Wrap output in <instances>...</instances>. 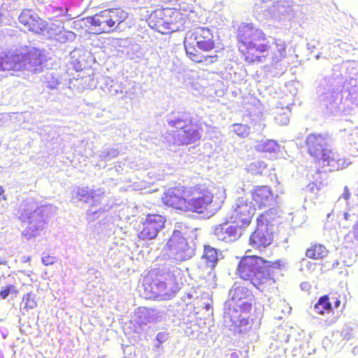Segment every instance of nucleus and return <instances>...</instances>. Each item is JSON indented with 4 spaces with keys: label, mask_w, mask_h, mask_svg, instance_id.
<instances>
[{
    "label": "nucleus",
    "mask_w": 358,
    "mask_h": 358,
    "mask_svg": "<svg viewBox=\"0 0 358 358\" xmlns=\"http://www.w3.org/2000/svg\"><path fill=\"white\" fill-rule=\"evenodd\" d=\"M236 38L241 57L248 64L262 62L270 52L275 57L282 55L287 48L283 41L275 38V49L271 51L266 34L253 22H241L236 28Z\"/></svg>",
    "instance_id": "nucleus-1"
},
{
    "label": "nucleus",
    "mask_w": 358,
    "mask_h": 358,
    "mask_svg": "<svg viewBox=\"0 0 358 358\" xmlns=\"http://www.w3.org/2000/svg\"><path fill=\"white\" fill-rule=\"evenodd\" d=\"M214 194L209 185L191 187L178 185L165 189L161 201L167 208L182 213H203L213 203Z\"/></svg>",
    "instance_id": "nucleus-2"
},
{
    "label": "nucleus",
    "mask_w": 358,
    "mask_h": 358,
    "mask_svg": "<svg viewBox=\"0 0 358 358\" xmlns=\"http://www.w3.org/2000/svg\"><path fill=\"white\" fill-rule=\"evenodd\" d=\"M231 299L224 308L225 318L229 320L230 328L238 333L250 329V319L255 296L245 286L235 285L230 290Z\"/></svg>",
    "instance_id": "nucleus-3"
},
{
    "label": "nucleus",
    "mask_w": 358,
    "mask_h": 358,
    "mask_svg": "<svg viewBox=\"0 0 358 358\" xmlns=\"http://www.w3.org/2000/svg\"><path fill=\"white\" fill-rule=\"evenodd\" d=\"M183 43L187 57L194 63L210 66L218 60L217 54L201 52H211L217 47L214 34L207 27H199L187 33Z\"/></svg>",
    "instance_id": "nucleus-4"
},
{
    "label": "nucleus",
    "mask_w": 358,
    "mask_h": 358,
    "mask_svg": "<svg viewBox=\"0 0 358 358\" xmlns=\"http://www.w3.org/2000/svg\"><path fill=\"white\" fill-rule=\"evenodd\" d=\"M305 145L308 153L314 159L318 169L328 167L329 171H336L343 170L348 166L345 157L329 148L327 138L324 135H308Z\"/></svg>",
    "instance_id": "nucleus-5"
},
{
    "label": "nucleus",
    "mask_w": 358,
    "mask_h": 358,
    "mask_svg": "<svg viewBox=\"0 0 358 358\" xmlns=\"http://www.w3.org/2000/svg\"><path fill=\"white\" fill-rule=\"evenodd\" d=\"M264 262L266 259L257 255L244 256L238 262L236 274L262 292L275 283V280L264 270Z\"/></svg>",
    "instance_id": "nucleus-6"
},
{
    "label": "nucleus",
    "mask_w": 358,
    "mask_h": 358,
    "mask_svg": "<svg viewBox=\"0 0 358 358\" xmlns=\"http://www.w3.org/2000/svg\"><path fill=\"white\" fill-rule=\"evenodd\" d=\"M168 124L176 129L173 138L174 143L178 145L193 144L201 138L202 126L194 121L189 113H178L176 117L168 121Z\"/></svg>",
    "instance_id": "nucleus-7"
},
{
    "label": "nucleus",
    "mask_w": 358,
    "mask_h": 358,
    "mask_svg": "<svg viewBox=\"0 0 358 358\" xmlns=\"http://www.w3.org/2000/svg\"><path fill=\"white\" fill-rule=\"evenodd\" d=\"M148 20L152 29L162 34H167L178 30L184 24L185 15L179 9L158 8L151 13Z\"/></svg>",
    "instance_id": "nucleus-8"
},
{
    "label": "nucleus",
    "mask_w": 358,
    "mask_h": 358,
    "mask_svg": "<svg viewBox=\"0 0 358 358\" xmlns=\"http://www.w3.org/2000/svg\"><path fill=\"white\" fill-rule=\"evenodd\" d=\"M128 15L121 8H108L89 17L88 22L96 29V34H109L115 31Z\"/></svg>",
    "instance_id": "nucleus-9"
},
{
    "label": "nucleus",
    "mask_w": 358,
    "mask_h": 358,
    "mask_svg": "<svg viewBox=\"0 0 358 358\" xmlns=\"http://www.w3.org/2000/svg\"><path fill=\"white\" fill-rule=\"evenodd\" d=\"M22 223L27 224V227L22 231V235L29 239L35 237L43 229L45 222V215L43 206L36 208H27L19 217Z\"/></svg>",
    "instance_id": "nucleus-10"
},
{
    "label": "nucleus",
    "mask_w": 358,
    "mask_h": 358,
    "mask_svg": "<svg viewBox=\"0 0 358 358\" xmlns=\"http://www.w3.org/2000/svg\"><path fill=\"white\" fill-rule=\"evenodd\" d=\"M268 215L262 214L259 216L257 220V226L249 239L250 245L260 251L269 246L273 241V234L268 230L267 226L270 221L266 218Z\"/></svg>",
    "instance_id": "nucleus-11"
},
{
    "label": "nucleus",
    "mask_w": 358,
    "mask_h": 358,
    "mask_svg": "<svg viewBox=\"0 0 358 358\" xmlns=\"http://www.w3.org/2000/svg\"><path fill=\"white\" fill-rule=\"evenodd\" d=\"M165 217L159 214H148L141 221V227L138 230L137 236L141 241L155 239L159 231L164 228Z\"/></svg>",
    "instance_id": "nucleus-12"
},
{
    "label": "nucleus",
    "mask_w": 358,
    "mask_h": 358,
    "mask_svg": "<svg viewBox=\"0 0 358 358\" xmlns=\"http://www.w3.org/2000/svg\"><path fill=\"white\" fill-rule=\"evenodd\" d=\"M255 207L242 198L237 199L235 207L231 212V221L241 228L250 224L255 213Z\"/></svg>",
    "instance_id": "nucleus-13"
},
{
    "label": "nucleus",
    "mask_w": 358,
    "mask_h": 358,
    "mask_svg": "<svg viewBox=\"0 0 358 358\" xmlns=\"http://www.w3.org/2000/svg\"><path fill=\"white\" fill-rule=\"evenodd\" d=\"M145 297L156 298L166 292V283L162 279V275L156 272L147 275L143 282Z\"/></svg>",
    "instance_id": "nucleus-14"
},
{
    "label": "nucleus",
    "mask_w": 358,
    "mask_h": 358,
    "mask_svg": "<svg viewBox=\"0 0 358 358\" xmlns=\"http://www.w3.org/2000/svg\"><path fill=\"white\" fill-rule=\"evenodd\" d=\"M17 66L20 67V71L29 68L35 69L43 63L42 56L39 50L31 48L16 54Z\"/></svg>",
    "instance_id": "nucleus-15"
},
{
    "label": "nucleus",
    "mask_w": 358,
    "mask_h": 358,
    "mask_svg": "<svg viewBox=\"0 0 358 358\" xmlns=\"http://www.w3.org/2000/svg\"><path fill=\"white\" fill-rule=\"evenodd\" d=\"M241 229L236 224L229 225L227 222H224L214 227L213 234L217 240L228 243L236 241L241 237Z\"/></svg>",
    "instance_id": "nucleus-16"
},
{
    "label": "nucleus",
    "mask_w": 358,
    "mask_h": 358,
    "mask_svg": "<svg viewBox=\"0 0 358 358\" xmlns=\"http://www.w3.org/2000/svg\"><path fill=\"white\" fill-rule=\"evenodd\" d=\"M18 20L19 22L29 31L40 33L44 29L43 20L32 10H24Z\"/></svg>",
    "instance_id": "nucleus-17"
},
{
    "label": "nucleus",
    "mask_w": 358,
    "mask_h": 358,
    "mask_svg": "<svg viewBox=\"0 0 358 358\" xmlns=\"http://www.w3.org/2000/svg\"><path fill=\"white\" fill-rule=\"evenodd\" d=\"M251 196L253 206L259 209L269 207L273 201V192L267 185L255 187L251 191Z\"/></svg>",
    "instance_id": "nucleus-18"
},
{
    "label": "nucleus",
    "mask_w": 358,
    "mask_h": 358,
    "mask_svg": "<svg viewBox=\"0 0 358 358\" xmlns=\"http://www.w3.org/2000/svg\"><path fill=\"white\" fill-rule=\"evenodd\" d=\"M135 322L140 326H145L158 321L159 311L155 308L138 307L134 313Z\"/></svg>",
    "instance_id": "nucleus-19"
},
{
    "label": "nucleus",
    "mask_w": 358,
    "mask_h": 358,
    "mask_svg": "<svg viewBox=\"0 0 358 358\" xmlns=\"http://www.w3.org/2000/svg\"><path fill=\"white\" fill-rule=\"evenodd\" d=\"M329 250L327 247L321 243H313L307 248L305 256L312 260H321L327 257Z\"/></svg>",
    "instance_id": "nucleus-20"
},
{
    "label": "nucleus",
    "mask_w": 358,
    "mask_h": 358,
    "mask_svg": "<svg viewBox=\"0 0 358 358\" xmlns=\"http://www.w3.org/2000/svg\"><path fill=\"white\" fill-rule=\"evenodd\" d=\"M16 54L10 52H0V71H20V67L17 66Z\"/></svg>",
    "instance_id": "nucleus-21"
},
{
    "label": "nucleus",
    "mask_w": 358,
    "mask_h": 358,
    "mask_svg": "<svg viewBox=\"0 0 358 358\" xmlns=\"http://www.w3.org/2000/svg\"><path fill=\"white\" fill-rule=\"evenodd\" d=\"M182 274L180 271L169 272L162 279L166 283V287L169 286L171 291H176L180 289L182 285Z\"/></svg>",
    "instance_id": "nucleus-22"
},
{
    "label": "nucleus",
    "mask_w": 358,
    "mask_h": 358,
    "mask_svg": "<svg viewBox=\"0 0 358 358\" xmlns=\"http://www.w3.org/2000/svg\"><path fill=\"white\" fill-rule=\"evenodd\" d=\"M255 149L261 152L276 153L280 150V145L273 140H262L257 143Z\"/></svg>",
    "instance_id": "nucleus-23"
},
{
    "label": "nucleus",
    "mask_w": 358,
    "mask_h": 358,
    "mask_svg": "<svg viewBox=\"0 0 358 358\" xmlns=\"http://www.w3.org/2000/svg\"><path fill=\"white\" fill-rule=\"evenodd\" d=\"M185 245V238L178 234H173L167 241L166 248L168 250H176V252H179L183 250Z\"/></svg>",
    "instance_id": "nucleus-24"
},
{
    "label": "nucleus",
    "mask_w": 358,
    "mask_h": 358,
    "mask_svg": "<svg viewBox=\"0 0 358 358\" xmlns=\"http://www.w3.org/2000/svg\"><path fill=\"white\" fill-rule=\"evenodd\" d=\"M329 295H324L319 298L317 302L314 306L315 312L320 315L329 313L331 310V304L329 301Z\"/></svg>",
    "instance_id": "nucleus-25"
},
{
    "label": "nucleus",
    "mask_w": 358,
    "mask_h": 358,
    "mask_svg": "<svg viewBox=\"0 0 358 358\" xmlns=\"http://www.w3.org/2000/svg\"><path fill=\"white\" fill-rule=\"evenodd\" d=\"M247 170L254 175H264L268 172V168L264 162L258 161L250 164Z\"/></svg>",
    "instance_id": "nucleus-26"
},
{
    "label": "nucleus",
    "mask_w": 358,
    "mask_h": 358,
    "mask_svg": "<svg viewBox=\"0 0 358 358\" xmlns=\"http://www.w3.org/2000/svg\"><path fill=\"white\" fill-rule=\"evenodd\" d=\"M202 257L206 259V262L210 264V266H215V264L218 260L217 250L210 245L204 246Z\"/></svg>",
    "instance_id": "nucleus-27"
},
{
    "label": "nucleus",
    "mask_w": 358,
    "mask_h": 358,
    "mask_svg": "<svg viewBox=\"0 0 358 358\" xmlns=\"http://www.w3.org/2000/svg\"><path fill=\"white\" fill-rule=\"evenodd\" d=\"M21 303L24 309L35 308L37 306L36 295L31 292L27 293L23 296Z\"/></svg>",
    "instance_id": "nucleus-28"
},
{
    "label": "nucleus",
    "mask_w": 358,
    "mask_h": 358,
    "mask_svg": "<svg viewBox=\"0 0 358 358\" xmlns=\"http://www.w3.org/2000/svg\"><path fill=\"white\" fill-rule=\"evenodd\" d=\"M232 127L234 133L239 137L245 138L250 134V129L247 124L235 123Z\"/></svg>",
    "instance_id": "nucleus-29"
},
{
    "label": "nucleus",
    "mask_w": 358,
    "mask_h": 358,
    "mask_svg": "<svg viewBox=\"0 0 358 358\" xmlns=\"http://www.w3.org/2000/svg\"><path fill=\"white\" fill-rule=\"evenodd\" d=\"M14 288V285H10L1 289L0 291V299H5L7 298L10 292H13L14 293L17 294V291L15 290Z\"/></svg>",
    "instance_id": "nucleus-30"
},
{
    "label": "nucleus",
    "mask_w": 358,
    "mask_h": 358,
    "mask_svg": "<svg viewBox=\"0 0 358 358\" xmlns=\"http://www.w3.org/2000/svg\"><path fill=\"white\" fill-rule=\"evenodd\" d=\"M348 236L351 237L353 241L358 242V220L354 224Z\"/></svg>",
    "instance_id": "nucleus-31"
},
{
    "label": "nucleus",
    "mask_w": 358,
    "mask_h": 358,
    "mask_svg": "<svg viewBox=\"0 0 358 358\" xmlns=\"http://www.w3.org/2000/svg\"><path fill=\"white\" fill-rule=\"evenodd\" d=\"M41 261L45 266H50L55 264L57 258L50 255H45L42 257Z\"/></svg>",
    "instance_id": "nucleus-32"
},
{
    "label": "nucleus",
    "mask_w": 358,
    "mask_h": 358,
    "mask_svg": "<svg viewBox=\"0 0 358 358\" xmlns=\"http://www.w3.org/2000/svg\"><path fill=\"white\" fill-rule=\"evenodd\" d=\"M326 184L323 181L312 182L308 184V187L310 192H313L315 190H320Z\"/></svg>",
    "instance_id": "nucleus-33"
},
{
    "label": "nucleus",
    "mask_w": 358,
    "mask_h": 358,
    "mask_svg": "<svg viewBox=\"0 0 358 358\" xmlns=\"http://www.w3.org/2000/svg\"><path fill=\"white\" fill-rule=\"evenodd\" d=\"M265 264V266L267 268H273L276 269H280L282 264L281 261L278 259L274 262H269L266 260V262L264 263V265Z\"/></svg>",
    "instance_id": "nucleus-34"
},
{
    "label": "nucleus",
    "mask_w": 358,
    "mask_h": 358,
    "mask_svg": "<svg viewBox=\"0 0 358 358\" xmlns=\"http://www.w3.org/2000/svg\"><path fill=\"white\" fill-rule=\"evenodd\" d=\"M350 196H351V193H350V189L348 186H345L343 189L342 197L345 200L348 201L350 199Z\"/></svg>",
    "instance_id": "nucleus-35"
},
{
    "label": "nucleus",
    "mask_w": 358,
    "mask_h": 358,
    "mask_svg": "<svg viewBox=\"0 0 358 358\" xmlns=\"http://www.w3.org/2000/svg\"><path fill=\"white\" fill-rule=\"evenodd\" d=\"M333 299V304H334V308H338L340 306H341V300L336 297V298H332Z\"/></svg>",
    "instance_id": "nucleus-36"
},
{
    "label": "nucleus",
    "mask_w": 358,
    "mask_h": 358,
    "mask_svg": "<svg viewBox=\"0 0 358 358\" xmlns=\"http://www.w3.org/2000/svg\"><path fill=\"white\" fill-rule=\"evenodd\" d=\"M4 189L3 188V187L0 186V201L6 199V197L4 195Z\"/></svg>",
    "instance_id": "nucleus-37"
},
{
    "label": "nucleus",
    "mask_w": 358,
    "mask_h": 358,
    "mask_svg": "<svg viewBox=\"0 0 358 358\" xmlns=\"http://www.w3.org/2000/svg\"><path fill=\"white\" fill-rule=\"evenodd\" d=\"M350 215L348 213H344V218L346 220H348L350 219Z\"/></svg>",
    "instance_id": "nucleus-38"
},
{
    "label": "nucleus",
    "mask_w": 358,
    "mask_h": 358,
    "mask_svg": "<svg viewBox=\"0 0 358 358\" xmlns=\"http://www.w3.org/2000/svg\"><path fill=\"white\" fill-rule=\"evenodd\" d=\"M337 318H334V320H332L330 322H328L327 324L328 325H331L333 323H334L336 321Z\"/></svg>",
    "instance_id": "nucleus-39"
},
{
    "label": "nucleus",
    "mask_w": 358,
    "mask_h": 358,
    "mask_svg": "<svg viewBox=\"0 0 358 358\" xmlns=\"http://www.w3.org/2000/svg\"><path fill=\"white\" fill-rule=\"evenodd\" d=\"M26 261H28V262H29V261H30V257H27V258L26 259Z\"/></svg>",
    "instance_id": "nucleus-40"
},
{
    "label": "nucleus",
    "mask_w": 358,
    "mask_h": 358,
    "mask_svg": "<svg viewBox=\"0 0 358 358\" xmlns=\"http://www.w3.org/2000/svg\"><path fill=\"white\" fill-rule=\"evenodd\" d=\"M273 8L278 7V6H276V5H273Z\"/></svg>",
    "instance_id": "nucleus-41"
},
{
    "label": "nucleus",
    "mask_w": 358,
    "mask_h": 358,
    "mask_svg": "<svg viewBox=\"0 0 358 358\" xmlns=\"http://www.w3.org/2000/svg\"><path fill=\"white\" fill-rule=\"evenodd\" d=\"M1 264V263L0 262V264Z\"/></svg>",
    "instance_id": "nucleus-42"
}]
</instances>
